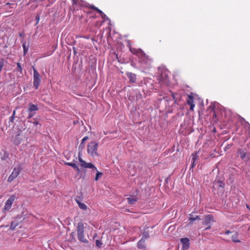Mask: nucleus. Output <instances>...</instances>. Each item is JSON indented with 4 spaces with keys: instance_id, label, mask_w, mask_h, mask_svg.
I'll list each match as a JSON object with an SVG mask.
<instances>
[{
    "instance_id": "obj_19",
    "label": "nucleus",
    "mask_w": 250,
    "mask_h": 250,
    "mask_svg": "<svg viewBox=\"0 0 250 250\" xmlns=\"http://www.w3.org/2000/svg\"><path fill=\"white\" fill-rule=\"evenodd\" d=\"M81 166L84 168H92L94 167V165L91 163H87L85 161L81 162Z\"/></svg>"
},
{
    "instance_id": "obj_3",
    "label": "nucleus",
    "mask_w": 250,
    "mask_h": 250,
    "mask_svg": "<svg viewBox=\"0 0 250 250\" xmlns=\"http://www.w3.org/2000/svg\"><path fill=\"white\" fill-rule=\"evenodd\" d=\"M98 143L94 141H91L87 147V153L92 157H98L99 154L97 152Z\"/></svg>"
},
{
    "instance_id": "obj_53",
    "label": "nucleus",
    "mask_w": 250,
    "mask_h": 250,
    "mask_svg": "<svg viewBox=\"0 0 250 250\" xmlns=\"http://www.w3.org/2000/svg\"><path fill=\"white\" fill-rule=\"evenodd\" d=\"M15 114H16V111L14 110L12 116H14V117H15Z\"/></svg>"
},
{
    "instance_id": "obj_9",
    "label": "nucleus",
    "mask_w": 250,
    "mask_h": 250,
    "mask_svg": "<svg viewBox=\"0 0 250 250\" xmlns=\"http://www.w3.org/2000/svg\"><path fill=\"white\" fill-rule=\"evenodd\" d=\"M21 132L22 130L19 129L17 134L13 140V143L16 146H19L21 142L22 138L21 137Z\"/></svg>"
},
{
    "instance_id": "obj_45",
    "label": "nucleus",
    "mask_w": 250,
    "mask_h": 250,
    "mask_svg": "<svg viewBox=\"0 0 250 250\" xmlns=\"http://www.w3.org/2000/svg\"><path fill=\"white\" fill-rule=\"evenodd\" d=\"M74 169L78 172V174L81 173V169L76 166V167H75Z\"/></svg>"
},
{
    "instance_id": "obj_48",
    "label": "nucleus",
    "mask_w": 250,
    "mask_h": 250,
    "mask_svg": "<svg viewBox=\"0 0 250 250\" xmlns=\"http://www.w3.org/2000/svg\"><path fill=\"white\" fill-rule=\"evenodd\" d=\"M80 178H82L83 179L84 178L85 174H83L82 173H80Z\"/></svg>"
},
{
    "instance_id": "obj_42",
    "label": "nucleus",
    "mask_w": 250,
    "mask_h": 250,
    "mask_svg": "<svg viewBox=\"0 0 250 250\" xmlns=\"http://www.w3.org/2000/svg\"><path fill=\"white\" fill-rule=\"evenodd\" d=\"M14 119H15V117H14V116H11L9 118V124H10V123H14Z\"/></svg>"
},
{
    "instance_id": "obj_13",
    "label": "nucleus",
    "mask_w": 250,
    "mask_h": 250,
    "mask_svg": "<svg viewBox=\"0 0 250 250\" xmlns=\"http://www.w3.org/2000/svg\"><path fill=\"white\" fill-rule=\"evenodd\" d=\"M193 99L194 97L191 95H188L187 102V104L190 105V110H193V108L195 106V105L193 103Z\"/></svg>"
},
{
    "instance_id": "obj_35",
    "label": "nucleus",
    "mask_w": 250,
    "mask_h": 250,
    "mask_svg": "<svg viewBox=\"0 0 250 250\" xmlns=\"http://www.w3.org/2000/svg\"><path fill=\"white\" fill-rule=\"evenodd\" d=\"M64 164L65 165L72 167L73 168H74L75 167H76V165L74 163L65 162V163H64Z\"/></svg>"
},
{
    "instance_id": "obj_29",
    "label": "nucleus",
    "mask_w": 250,
    "mask_h": 250,
    "mask_svg": "<svg viewBox=\"0 0 250 250\" xmlns=\"http://www.w3.org/2000/svg\"><path fill=\"white\" fill-rule=\"evenodd\" d=\"M95 243L96 246L99 248H101L102 247L103 243L101 240L97 239L95 241Z\"/></svg>"
},
{
    "instance_id": "obj_32",
    "label": "nucleus",
    "mask_w": 250,
    "mask_h": 250,
    "mask_svg": "<svg viewBox=\"0 0 250 250\" xmlns=\"http://www.w3.org/2000/svg\"><path fill=\"white\" fill-rule=\"evenodd\" d=\"M4 61L5 60L3 58L0 59V73L1 72L4 66Z\"/></svg>"
},
{
    "instance_id": "obj_22",
    "label": "nucleus",
    "mask_w": 250,
    "mask_h": 250,
    "mask_svg": "<svg viewBox=\"0 0 250 250\" xmlns=\"http://www.w3.org/2000/svg\"><path fill=\"white\" fill-rule=\"evenodd\" d=\"M238 235L239 233L237 232H235V233L232 236L231 239L232 241L235 243H239L240 241L238 240Z\"/></svg>"
},
{
    "instance_id": "obj_20",
    "label": "nucleus",
    "mask_w": 250,
    "mask_h": 250,
    "mask_svg": "<svg viewBox=\"0 0 250 250\" xmlns=\"http://www.w3.org/2000/svg\"><path fill=\"white\" fill-rule=\"evenodd\" d=\"M85 6L88 7L90 9H93V10L97 11L100 15V16L104 14V13L101 10H100L99 9H98L97 7H95L94 5H90V4H88L87 5V4L85 5Z\"/></svg>"
},
{
    "instance_id": "obj_46",
    "label": "nucleus",
    "mask_w": 250,
    "mask_h": 250,
    "mask_svg": "<svg viewBox=\"0 0 250 250\" xmlns=\"http://www.w3.org/2000/svg\"><path fill=\"white\" fill-rule=\"evenodd\" d=\"M207 226V227L206 228H205V230H208V229H210L211 228V224H210L209 225H208Z\"/></svg>"
},
{
    "instance_id": "obj_50",
    "label": "nucleus",
    "mask_w": 250,
    "mask_h": 250,
    "mask_svg": "<svg viewBox=\"0 0 250 250\" xmlns=\"http://www.w3.org/2000/svg\"><path fill=\"white\" fill-rule=\"evenodd\" d=\"M73 50L74 54L75 55H76V54L77 53V52L76 49L75 47H73Z\"/></svg>"
},
{
    "instance_id": "obj_47",
    "label": "nucleus",
    "mask_w": 250,
    "mask_h": 250,
    "mask_svg": "<svg viewBox=\"0 0 250 250\" xmlns=\"http://www.w3.org/2000/svg\"><path fill=\"white\" fill-rule=\"evenodd\" d=\"M73 4H78V0H72Z\"/></svg>"
},
{
    "instance_id": "obj_49",
    "label": "nucleus",
    "mask_w": 250,
    "mask_h": 250,
    "mask_svg": "<svg viewBox=\"0 0 250 250\" xmlns=\"http://www.w3.org/2000/svg\"><path fill=\"white\" fill-rule=\"evenodd\" d=\"M83 173V174H85L86 173V170L84 169H81V173Z\"/></svg>"
},
{
    "instance_id": "obj_6",
    "label": "nucleus",
    "mask_w": 250,
    "mask_h": 250,
    "mask_svg": "<svg viewBox=\"0 0 250 250\" xmlns=\"http://www.w3.org/2000/svg\"><path fill=\"white\" fill-rule=\"evenodd\" d=\"M21 170L22 167L20 165L19 166L17 167H15L12 173L8 178L7 181L10 183L12 182L15 179H16L18 176Z\"/></svg>"
},
{
    "instance_id": "obj_57",
    "label": "nucleus",
    "mask_w": 250,
    "mask_h": 250,
    "mask_svg": "<svg viewBox=\"0 0 250 250\" xmlns=\"http://www.w3.org/2000/svg\"><path fill=\"white\" fill-rule=\"evenodd\" d=\"M182 250H184V249H182Z\"/></svg>"
},
{
    "instance_id": "obj_25",
    "label": "nucleus",
    "mask_w": 250,
    "mask_h": 250,
    "mask_svg": "<svg viewBox=\"0 0 250 250\" xmlns=\"http://www.w3.org/2000/svg\"><path fill=\"white\" fill-rule=\"evenodd\" d=\"M77 204L79 206V207L83 210H86L87 208V206L84 203H82L81 202L77 201Z\"/></svg>"
},
{
    "instance_id": "obj_21",
    "label": "nucleus",
    "mask_w": 250,
    "mask_h": 250,
    "mask_svg": "<svg viewBox=\"0 0 250 250\" xmlns=\"http://www.w3.org/2000/svg\"><path fill=\"white\" fill-rule=\"evenodd\" d=\"M88 139H89V137L88 136H85L82 139V142L80 144V145L79 146V150L83 151V150L84 148V145H85L84 142H85V141L87 140Z\"/></svg>"
},
{
    "instance_id": "obj_43",
    "label": "nucleus",
    "mask_w": 250,
    "mask_h": 250,
    "mask_svg": "<svg viewBox=\"0 0 250 250\" xmlns=\"http://www.w3.org/2000/svg\"><path fill=\"white\" fill-rule=\"evenodd\" d=\"M195 165H196L195 162L191 161V164L190 165V169L193 168L195 166Z\"/></svg>"
},
{
    "instance_id": "obj_28",
    "label": "nucleus",
    "mask_w": 250,
    "mask_h": 250,
    "mask_svg": "<svg viewBox=\"0 0 250 250\" xmlns=\"http://www.w3.org/2000/svg\"><path fill=\"white\" fill-rule=\"evenodd\" d=\"M127 202L129 204H134L137 201V199L135 198H131V197H128L127 198Z\"/></svg>"
},
{
    "instance_id": "obj_41",
    "label": "nucleus",
    "mask_w": 250,
    "mask_h": 250,
    "mask_svg": "<svg viewBox=\"0 0 250 250\" xmlns=\"http://www.w3.org/2000/svg\"><path fill=\"white\" fill-rule=\"evenodd\" d=\"M35 113L33 112H29L28 117H27V119H30L33 116H34Z\"/></svg>"
},
{
    "instance_id": "obj_33",
    "label": "nucleus",
    "mask_w": 250,
    "mask_h": 250,
    "mask_svg": "<svg viewBox=\"0 0 250 250\" xmlns=\"http://www.w3.org/2000/svg\"><path fill=\"white\" fill-rule=\"evenodd\" d=\"M33 120V121H28V122L33 123L35 125H37L40 124L39 122L36 118H34Z\"/></svg>"
},
{
    "instance_id": "obj_51",
    "label": "nucleus",
    "mask_w": 250,
    "mask_h": 250,
    "mask_svg": "<svg viewBox=\"0 0 250 250\" xmlns=\"http://www.w3.org/2000/svg\"><path fill=\"white\" fill-rule=\"evenodd\" d=\"M92 169V170L93 171H96L97 172V168H96V167L94 166V167L93 168H91Z\"/></svg>"
},
{
    "instance_id": "obj_38",
    "label": "nucleus",
    "mask_w": 250,
    "mask_h": 250,
    "mask_svg": "<svg viewBox=\"0 0 250 250\" xmlns=\"http://www.w3.org/2000/svg\"><path fill=\"white\" fill-rule=\"evenodd\" d=\"M102 18L104 20L110 21V19L105 15L104 13L103 15L101 16Z\"/></svg>"
},
{
    "instance_id": "obj_40",
    "label": "nucleus",
    "mask_w": 250,
    "mask_h": 250,
    "mask_svg": "<svg viewBox=\"0 0 250 250\" xmlns=\"http://www.w3.org/2000/svg\"><path fill=\"white\" fill-rule=\"evenodd\" d=\"M23 218L22 216L21 215H18L16 217V220L19 219L20 220L19 222H21L22 220L21 219Z\"/></svg>"
},
{
    "instance_id": "obj_36",
    "label": "nucleus",
    "mask_w": 250,
    "mask_h": 250,
    "mask_svg": "<svg viewBox=\"0 0 250 250\" xmlns=\"http://www.w3.org/2000/svg\"><path fill=\"white\" fill-rule=\"evenodd\" d=\"M82 151H81V150H79V153H78V159H79V162H80V164H81V162H83V161H84V160H83L81 157V154H82Z\"/></svg>"
},
{
    "instance_id": "obj_5",
    "label": "nucleus",
    "mask_w": 250,
    "mask_h": 250,
    "mask_svg": "<svg viewBox=\"0 0 250 250\" xmlns=\"http://www.w3.org/2000/svg\"><path fill=\"white\" fill-rule=\"evenodd\" d=\"M41 76L38 71L34 68H33V85L36 89L39 88L41 83Z\"/></svg>"
},
{
    "instance_id": "obj_44",
    "label": "nucleus",
    "mask_w": 250,
    "mask_h": 250,
    "mask_svg": "<svg viewBox=\"0 0 250 250\" xmlns=\"http://www.w3.org/2000/svg\"><path fill=\"white\" fill-rule=\"evenodd\" d=\"M215 107V105L214 104H211L209 105V106L208 107V108L211 110H214V108Z\"/></svg>"
},
{
    "instance_id": "obj_12",
    "label": "nucleus",
    "mask_w": 250,
    "mask_h": 250,
    "mask_svg": "<svg viewBox=\"0 0 250 250\" xmlns=\"http://www.w3.org/2000/svg\"><path fill=\"white\" fill-rule=\"evenodd\" d=\"M213 217L211 214L207 215L204 219L202 221V224L203 225H208L211 224V222H214Z\"/></svg>"
},
{
    "instance_id": "obj_26",
    "label": "nucleus",
    "mask_w": 250,
    "mask_h": 250,
    "mask_svg": "<svg viewBox=\"0 0 250 250\" xmlns=\"http://www.w3.org/2000/svg\"><path fill=\"white\" fill-rule=\"evenodd\" d=\"M17 67L16 68V70L17 71L20 72V74L22 75L23 74V73H22V68L21 67V64L20 63H19V62H17Z\"/></svg>"
},
{
    "instance_id": "obj_18",
    "label": "nucleus",
    "mask_w": 250,
    "mask_h": 250,
    "mask_svg": "<svg viewBox=\"0 0 250 250\" xmlns=\"http://www.w3.org/2000/svg\"><path fill=\"white\" fill-rule=\"evenodd\" d=\"M38 109H39V108L36 105L34 104L31 103H30L29 104L28 109H27V111L29 112H34V111H37Z\"/></svg>"
},
{
    "instance_id": "obj_17",
    "label": "nucleus",
    "mask_w": 250,
    "mask_h": 250,
    "mask_svg": "<svg viewBox=\"0 0 250 250\" xmlns=\"http://www.w3.org/2000/svg\"><path fill=\"white\" fill-rule=\"evenodd\" d=\"M214 185L217 186V188H224L225 184L223 180H221L220 179H218V178H216L214 181ZM214 186H213V188H214Z\"/></svg>"
},
{
    "instance_id": "obj_16",
    "label": "nucleus",
    "mask_w": 250,
    "mask_h": 250,
    "mask_svg": "<svg viewBox=\"0 0 250 250\" xmlns=\"http://www.w3.org/2000/svg\"><path fill=\"white\" fill-rule=\"evenodd\" d=\"M149 232L150 231L148 227L144 228L143 231L142 232L143 237L142 239L146 240V239L149 238Z\"/></svg>"
},
{
    "instance_id": "obj_27",
    "label": "nucleus",
    "mask_w": 250,
    "mask_h": 250,
    "mask_svg": "<svg viewBox=\"0 0 250 250\" xmlns=\"http://www.w3.org/2000/svg\"><path fill=\"white\" fill-rule=\"evenodd\" d=\"M83 193L82 192H80L79 195L76 196L75 197V200L77 203V201L81 202L83 200Z\"/></svg>"
},
{
    "instance_id": "obj_23",
    "label": "nucleus",
    "mask_w": 250,
    "mask_h": 250,
    "mask_svg": "<svg viewBox=\"0 0 250 250\" xmlns=\"http://www.w3.org/2000/svg\"><path fill=\"white\" fill-rule=\"evenodd\" d=\"M19 221L17 220H15L11 222V224L10 227V229L14 230L16 227L19 225Z\"/></svg>"
},
{
    "instance_id": "obj_7",
    "label": "nucleus",
    "mask_w": 250,
    "mask_h": 250,
    "mask_svg": "<svg viewBox=\"0 0 250 250\" xmlns=\"http://www.w3.org/2000/svg\"><path fill=\"white\" fill-rule=\"evenodd\" d=\"M17 198L15 194L11 195L6 201L3 209L7 211L9 210L11 208L12 205Z\"/></svg>"
},
{
    "instance_id": "obj_15",
    "label": "nucleus",
    "mask_w": 250,
    "mask_h": 250,
    "mask_svg": "<svg viewBox=\"0 0 250 250\" xmlns=\"http://www.w3.org/2000/svg\"><path fill=\"white\" fill-rule=\"evenodd\" d=\"M126 76L129 79V82L132 83H136V75L131 72H127L126 73Z\"/></svg>"
},
{
    "instance_id": "obj_24",
    "label": "nucleus",
    "mask_w": 250,
    "mask_h": 250,
    "mask_svg": "<svg viewBox=\"0 0 250 250\" xmlns=\"http://www.w3.org/2000/svg\"><path fill=\"white\" fill-rule=\"evenodd\" d=\"M22 42V47L23 49V54H24V55H25L28 52V48H29V45H28V44L26 45V43L25 42Z\"/></svg>"
},
{
    "instance_id": "obj_31",
    "label": "nucleus",
    "mask_w": 250,
    "mask_h": 250,
    "mask_svg": "<svg viewBox=\"0 0 250 250\" xmlns=\"http://www.w3.org/2000/svg\"><path fill=\"white\" fill-rule=\"evenodd\" d=\"M191 161L195 162L196 160L198 158V155L197 152L193 153L192 154Z\"/></svg>"
},
{
    "instance_id": "obj_55",
    "label": "nucleus",
    "mask_w": 250,
    "mask_h": 250,
    "mask_svg": "<svg viewBox=\"0 0 250 250\" xmlns=\"http://www.w3.org/2000/svg\"><path fill=\"white\" fill-rule=\"evenodd\" d=\"M74 232H72V233H71V235H74Z\"/></svg>"
},
{
    "instance_id": "obj_37",
    "label": "nucleus",
    "mask_w": 250,
    "mask_h": 250,
    "mask_svg": "<svg viewBox=\"0 0 250 250\" xmlns=\"http://www.w3.org/2000/svg\"><path fill=\"white\" fill-rule=\"evenodd\" d=\"M172 97L173 98V100H174V103H176V100H177V97L176 96L178 95V94L175 93L174 92H171Z\"/></svg>"
},
{
    "instance_id": "obj_34",
    "label": "nucleus",
    "mask_w": 250,
    "mask_h": 250,
    "mask_svg": "<svg viewBox=\"0 0 250 250\" xmlns=\"http://www.w3.org/2000/svg\"><path fill=\"white\" fill-rule=\"evenodd\" d=\"M8 156H9L8 153L7 151H5L4 152V154H3V157H1V159L2 160H5L7 158H8Z\"/></svg>"
},
{
    "instance_id": "obj_39",
    "label": "nucleus",
    "mask_w": 250,
    "mask_h": 250,
    "mask_svg": "<svg viewBox=\"0 0 250 250\" xmlns=\"http://www.w3.org/2000/svg\"><path fill=\"white\" fill-rule=\"evenodd\" d=\"M35 21H36V24H37L39 23V21H40V15L39 14H37L36 15V16L35 17Z\"/></svg>"
},
{
    "instance_id": "obj_14",
    "label": "nucleus",
    "mask_w": 250,
    "mask_h": 250,
    "mask_svg": "<svg viewBox=\"0 0 250 250\" xmlns=\"http://www.w3.org/2000/svg\"><path fill=\"white\" fill-rule=\"evenodd\" d=\"M137 248L141 250H146V240L141 238L137 243Z\"/></svg>"
},
{
    "instance_id": "obj_11",
    "label": "nucleus",
    "mask_w": 250,
    "mask_h": 250,
    "mask_svg": "<svg viewBox=\"0 0 250 250\" xmlns=\"http://www.w3.org/2000/svg\"><path fill=\"white\" fill-rule=\"evenodd\" d=\"M200 220H201L200 216L199 215H195L194 214V212H192L189 214L188 220L189 221V222L188 223V224L192 225L193 224L194 221Z\"/></svg>"
},
{
    "instance_id": "obj_4",
    "label": "nucleus",
    "mask_w": 250,
    "mask_h": 250,
    "mask_svg": "<svg viewBox=\"0 0 250 250\" xmlns=\"http://www.w3.org/2000/svg\"><path fill=\"white\" fill-rule=\"evenodd\" d=\"M238 152L242 160L244 161L250 160V152L247 151L246 147L239 148Z\"/></svg>"
},
{
    "instance_id": "obj_52",
    "label": "nucleus",
    "mask_w": 250,
    "mask_h": 250,
    "mask_svg": "<svg viewBox=\"0 0 250 250\" xmlns=\"http://www.w3.org/2000/svg\"><path fill=\"white\" fill-rule=\"evenodd\" d=\"M231 233V231L229 230H228L226 231L225 234H229Z\"/></svg>"
},
{
    "instance_id": "obj_2",
    "label": "nucleus",
    "mask_w": 250,
    "mask_h": 250,
    "mask_svg": "<svg viewBox=\"0 0 250 250\" xmlns=\"http://www.w3.org/2000/svg\"><path fill=\"white\" fill-rule=\"evenodd\" d=\"M78 239L81 242L87 244L88 240L85 237L84 234V225L83 222L78 223L77 226Z\"/></svg>"
},
{
    "instance_id": "obj_56",
    "label": "nucleus",
    "mask_w": 250,
    "mask_h": 250,
    "mask_svg": "<svg viewBox=\"0 0 250 250\" xmlns=\"http://www.w3.org/2000/svg\"><path fill=\"white\" fill-rule=\"evenodd\" d=\"M23 36V35H22V34H20V37H21V36Z\"/></svg>"
},
{
    "instance_id": "obj_1",
    "label": "nucleus",
    "mask_w": 250,
    "mask_h": 250,
    "mask_svg": "<svg viewBox=\"0 0 250 250\" xmlns=\"http://www.w3.org/2000/svg\"><path fill=\"white\" fill-rule=\"evenodd\" d=\"M130 51L132 54L136 55L139 58V62H140L146 64L147 67H149L150 65L151 60L141 49L130 48Z\"/></svg>"
},
{
    "instance_id": "obj_10",
    "label": "nucleus",
    "mask_w": 250,
    "mask_h": 250,
    "mask_svg": "<svg viewBox=\"0 0 250 250\" xmlns=\"http://www.w3.org/2000/svg\"><path fill=\"white\" fill-rule=\"evenodd\" d=\"M184 250H188L189 248V239L188 238H183L180 239Z\"/></svg>"
},
{
    "instance_id": "obj_30",
    "label": "nucleus",
    "mask_w": 250,
    "mask_h": 250,
    "mask_svg": "<svg viewBox=\"0 0 250 250\" xmlns=\"http://www.w3.org/2000/svg\"><path fill=\"white\" fill-rule=\"evenodd\" d=\"M103 175V174L102 172H100L97 171L96 174L95 178V180L96 181H98L99 178L100 177H101Z\"/></svg>"
},
{
    "instance_id": "obj_54",
    "label": "nucleus",
    "mask_w": 250,
    "mask_h": 250,
    "mask_svg": "<svg viewBox=\"0 0 250 250\" xmlns=\"http://www.w3.org/2000/svg\"><path fill=\"white\" fill-rule=\"evenodd\" d=\"M246 207L247 208L250 209V206L249 205H246Z\"/></svg>"
},
{
    "instance_id": "obj_8",
    "label": "nucleus",
    "mask_w": 250,
    "mask_h": 250,
    "mask_svg": "<svg viewBox=\"0 0 250 250\" xmlns=\"http://www.w3.org/2000/svg\"><path fill=\"white\" fill-rule=\"evenodd\" d=\"M158 80L159 83H167L168 82V76L166 71H163L159 75Z\"/></svg>"
}]
</instances>
